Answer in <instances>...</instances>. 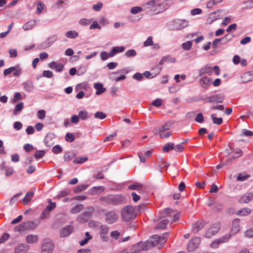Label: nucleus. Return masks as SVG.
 Instances as JSON below:
<instances>
[{"mask_svg":"<svg viewBox=\"0 0 253 253\" xmlns=\"http://www.w3.org/2000/svg\"><path fill=\"white\" fill-rule=\"evenodd\" d=\"M101 202L113 205H120L125 202V197L121 195H108L100 197Z\"/></svg>","mask_w":253,"mask_h":253,"instance_id":"nucleus-1","label":"nucleus"},{"mask_svg":"<svg viewBox=\"0 0 253 253\" xmlns=\"http://www.w3.org/2000/svg\"><path fill=\"white\" fill-rule=\"evenodd\" d=\"M170 128V126L168 124H165L163 126L155 127L153 132L155 134H159V136L162 139H165L169 137L171 135V131H166Z\"/></svg>","mask_w":253,"mask_h":253,"instance_id":"nucleus-2","label":"nucleus"},{"mask_svg":"<svg viewBox=\"0 0 253 253\" xmlns=\"http://www.w3.org/2000/svg\"><path fill=\"white\" fill-rule=\"evenodd\" d=\"M136 216L135 210L132 206H128L122 209V217L124 220L129 221Z\"/></svg>","mask_w":253,"mask_h":253,"instance_id":"nucleus-3","label":"nucleus"},{"mask_svg":"<svg viewBox=\"0 0 253 253\" xmlns=\"http://www.w3.org/2000/svg\"><path fill=\"white\" fill-rule=\"evenodd\" d=\"M166 241L167 238L165 236H160L157 235L153 236L151 239L148 240L151 247L159 245L162 246Z\"/></svg>","mask_w":253,"mask_h":253,"instance_id":"nucleus-4","label":"nucleus"},{"mask_svg":"<svg viewBox=\"0 0 253 253\" xmlns=\"http://www.w3.org/2000/svg\"><path fill=\"white\" fill-rule=\"evenodd\" d=\"M224 99V97L222 94H217L211 95L206 97L205 99V102L206 103H222Z\"/></svg>","mask_w":253,"mask_h":253,"instance_id":"nucleus-5","label":"nucleus"},{"mask_svg":"<svg viewBox=\"0 0 253 253\" xmlns=\"http://www.w3.org/2000/svg\"><path fill=\"white\" fill-rule=\"evenodd\" d=\"M54 247V245L51 240L49 239L45 240L42 246V253H51Z\"/></svg>","mask_w":253,"mask_h":253,"instance_id":"nucleus-6","label":"nucleus"},{"mask_svg":"<svg viewBox=\"0 0 253 253\" xmlns=\"http://www.w3.org/2000/svg\"><path fill=\"white\" fill-rule=\"evenodd\" d=\"M220 229V225L218 223L213 224L207 230L205 236L210 238L216 234Z\"/></svg>","mask_w":253,"mask_h":253,"instance_id":"nucleus-7","label":"nucleus"},{"mask_svg":"<svg viewBox=\"0 0 253 253\" xmlns=\"http://www.w3.org/2000/svg\"><path fill=\"white\" fill-rule=\"evenodd\" d=\"M230 237L231 235L226 234L221 238L214 240L211 243V246L213 249L217 248L220 244L227 242L229 240Z\"/></svg>","mask_w":253,"mask_h":253,"instance_id":"nucleus-8","label":"nucleus"},{"mask_svg":"<svg viewBox=\"0 0 253 253\" xmlns=\"http://www.w3.org/2000/svg\"><path fill=\"white\" fill-rule=\"evenodd\" d=\"M201 239L199 237L192 238L187 245V250L189 252H193L199 246Z\"/></svg>","mask_w":253,"mask_h":253,"instance_id":"nucleus-9","label":"nucleus"},{"mask_svg":"<svg viewBox=\"0 0 253 253\" xmlns=\"http://www.w3.org/2000/svg\"><path fill=\"white\" fill-rule=\"evenodd\" d=\"M12 72L14 76H19L21 74V69L18 67H11L4 70L3 75L6 76Z\"/></svg>","mask_w":253,"mask_h":253,"instance_id":"nucleus-10","label":"nucleus"},{"mask_svg":"<svg viewBox=\"0 0 253 253\" xmlns=\"http://www.w3.org/2000/svg\"><path fill=\"white\" fill-rule=\"evenodd\" d=\"M188 22L185 20L178 19L174 21L173 29L179 30L186 27Z\"/></svg>","mask_w":253,"mask_h":253,"instance_id":"nucleus-11","label":"nucleus"},{"mask_svg":"<svg viewBox=\"0 0 253 253\" xmlns=\"http://www.w3.org/2000/svg\"><path fill=\"white\" fill-rule=\"evenodd\" d=\"M118 216L114 211H110L106 214V221L109 224L116 222Z\"/></svg>","mask_w":253,"mask_h":253,"instance_id":"nucleus-12","label":"nucleus"},{"mask_svg":"<svg viewBox=\"0 0 253 253\" xmlns=\"http://www.w3.org/2000/svg\"><path fill=\"white\" fill-rule=\"evenodd\" d=\"M100 235L101 240L103 242H107L108 240V233L109 228L106 226L102 225L100 227Z\"/></svg>","mask_w":253,"mask_h":253,"instance_id":"nucleus-13","label":"nucleus"},{"mask_svg":"<svg viewBox=\"0 0 253 253\" xmlns=\"http://www.w3.org/2000/svg\"><path fill=\"white\" fill-rule=\"evenodd\" d=\"M166 9V4L160 0H157L155 8L153 9V13L158 14L164 11Z\"/></svg>","mask_w":253,"mask_h":253,"instance_id":"nucleus-14","label":"nucleus"},{"mask_svg":"<svg viewBox=\"0 0 253 253\" xmlns=\"http://www.w3.org/2000/svg\"><path fill=\"white\" fill-rule=\"evenodd\" d=\"M73 227L70 225H67L62 228L60 234L61 237H65L69 236L73 231Z\"/></svg>","mask_w":253,"mask_h":253,"instance_id":"nucleus-15","label":"nucleus"},{"mask_svg":"<svg viewBox=\"0 0 253 253\" xmlns=\"http://www.w3.org/2000/svg\"><path fill=\"white\" fill-rule=\"evenodd\" d=\"M240 220L238 218H236L233 220L232 222V226L231 230V234L234 235L240 231Z\"/></svg>","mask_w":253,"mask_h":253,"instance_id":"nucleus-16","label":"nucleus"},{"mask_svg":"<svg viewBox=\"0 0 253 253\" xmlns=\"http://www.w3.org/2000/svg\"><path fill=\"white\" fill-rule=\"evenodd\" d=\"M162 67L160 66H157V67L153 69L152 70H156V71L154 73V75H153L152 73H150L149 71H146L144 72L143 76H144L147 78H152L159 74L161 71Z\"/></svg>","mask_w":253,"mask_h":253,"instance_id":"nucleus-17","label":"nucleus"},{"mask_svg":"<svg viewBox=\"0 0 253 253\" xmlns=\"http://www.w3.org/2000/svg\"><path fill=\"white\" fill-rule=\"evenodd\" d=\"M200 84L203 88L207 89L211 84V80L210 78H208L207 77H204L200 79Z\"/></svg>","mask_w":253,"mask_h":253,"instance_id":"nucleus-18","label":"nucleus"},{"mask_svg":"<svg viewBox=\"0 0 253 253\" xmlns=\"http://www.w3.org/2000/svg\"><path fill=\"white\" fill-rule=\"evenodd\" d=\"M253 199V193H247L243 196L240 200V202L241 203H248Z\"/></svg>","mask_w":253,"mask_h":253,"instance_id":"nucleus-19","label":"nucleus"},{"mask_svg":"<svg viewBox=\"0 0 253 253\" xmlns=\"http://www.w3.org/2000/svg\"><path fill=\"white\" fill-rule=\"evenodd\" d=\"M199 76H202L205 74H208L211 75L212 74V69L211 66L207 65L203 68H201L199 72Z\"/></svg>","mask_w":253,"mask_h":253,"instance_id":"nucleus-20","label":"nucleus"},{"mask_svg":"<svg viewBox=\"0 0 253 253\" xmlns=\"http://www.w3.org/2000/svg\"><path fill=\"white\" fill-rule=\"evenodd\" d=\"M125 47L124 46H115L112 48L110 52L109 53V57H113L118 52H122L124 51Z\"/></svg>","mask_w":253,"mask_h":253,"instance_id":"nucleus-21","label":"nucleus"},{"mask_svg":"<svg viewBox=\"0 0 253 253\" xmlns=\"http://www.w3.org/2000/svg\"><path fill=\"white\" fill-rule=\"evenodd\" d=\"M94 87L96 89V91L95 92L96 95L101 94L106 90V88L103 87V84L101 83H98L94 84Z\"/></svg>","mask_w":253,"mask_h":253,"instance_id":"nucleus-22","label":"nucleus"},{"mask_svg":"<svg viewBox=\"0 0 253 253\" xmlns=\"http://www.w3.org/2000/svg\"><path fill=\"white\" fill-rule=\"evenodd\" d=\"M150 247L148 241L145 243L139 242L135 245V248H139L141 251H146Z\"/></svg>","mask_w":253,"mask_h":253,"instance_id":"nucleus-23","label":"nucleus"},{"mask_svg":"<svg viewBox=\"0 0 253 253\" xmlns=\"http://www.w3.org/2000/svg\"><path fill=\"white\" fill-rule=\"evenodd\" d=\"M49 67L52 69H55L57 72H61L64 68V65L61 63L56 64L52 62L49 64Z\"/></svg>","mask_w":253,"mask_h":253,"instance_id":"nucleus-24","label":"nucleus"},{"mask_svg":"<svg viewBox=\"0 0 253 253\" xmlns=\"http://www.w3.org/2000/svg\"><path fill=\"white\" fill-rule=\"evenodd\" d=\"M252 212V210L248 208H242L238 211L236 214L240 216H247L250 214Z\"/></svg>","mask_w":253,"mask_h":253,"instance_id":"nucleus-25","label":"nucleus"},{"mask_svg":"<svg viewBox=\"0 0 253 253\" xmlns=\"http://www.w3.org/2000/svg\"><path fill=\"white\" fill-rule=\"evenodd\" d=\"M1 169L5 170V174L6 176H9L14 173V169L12 167H9L4 166L3 164L1 167Z\"/></svg>","mask_w":253,"mask_h":253,"instance_id":"nucleus-26","label":"nucleus"},{"mask_svg":"<svg viewBox=\"0 0 253 253\" xmlns=\"http://www.w3.org/2000/svg\"><path fill=\"white\" fill-rule=\"evenodd\" d=\"M129 190H137L140 193H143L142 185L139 183H134L128 186Z\"/></svg>","mask_w":253,"mask_h":253,"instance_id":"nucleus-27","label":"nucleus"},{"mask_svg":"<svg viewBox=\"0 0 253 253\" xmlns=\"http://www.w3.org/2000/svg\"><path fill=\"white\" fill-rule=\"evenodd\" d=\"M38 240V236L37 235H29L26 238V241L28 244H34L36 243Z\"/></svg>","mask_w":253,"mask_h":253,"instance_id":"nucleus-28","label":"nucleus"},{"mask_svg":"<svg viewBox=\"0 0 253 253\" xmlns=\"http://www.w3.org/2000/svg\"><path fill=\"white\" fill-rule=\"evenodd\" d=\"M252 81V77L250 72L244 73L241 76V82L243 83H246Z\"/></svg>","mask_w":253,"mask_h":253,"instance_id":"nucleus-29","label":"nucleus"},{"mask_svg":"<svg viewBox=\"0 0 253 253\" xmlns=\"http://www.w3.org/2000/svg\"><path fill=\"white\" fill-rule=\"evenodd\" d=\"M205 226V223L203 221L197 222L193 227V230L195 232H198L200 229Z\"/></svg>","mask_w":253,"mask_h":253,"instance_id":"nucleus-30","label":"nucleus"},{"mask_svg":"<svg viewBox=\"0 0 253 253\" xmlns=\"http://www.w3.org/2000/svg\"><path fill=\"white\" fill-rule=\"evenodd\" d=\"M157 1V0H150L144 5V8L145 9H151V10L153 12V9L155 8Z\"/></svg>","mask_w":253,"mask_h":253,"instance_id":"nucleus-31","label":"nucleus"},{"mask_svg":"<svg viewBox=\"0 0 253 253\" xmlns=\"http://www.w3.org/2000/svg\"><path fill=\"white\" fill-rule=\"evenodd\" d=\"M30 223L23 222L20 224L17 225L15 228V231H21L28 230V226Z\"/></svg>","mask_w":253,"mask_h":253,"instance_id":"nucleus-32","label":"nucleus"},{"mask_svg":"<svg viewBox=\"0 0 253 253\" xmlns=\"http://www.w3.org/2000/svg\"><path fill=\"white\" fill-rule=\"evenodd\" d=\"M34 194V192L31 191L27 193L25 197L23 199V203L25 205H27L32 199Z\"/></svg>","mask_w":253,"mask_h":253,"instance_id":"nucleus-33","label":"nucleus"},{"mask_svg":"<svg viewBox=\"0 0 253 253\" xmlns=\"http://www.w3.org/2000/svg\"><path fill=\"white\" fill-rule=\"evenodd\" d=\"M83 209L84 206L83 205H77L71 209L70 212L71 213L75 214L80 212Z\"/></svg>","mask_w":253,"mask_h":253,"instance_id":"nucleus-34","label":"nucleus"},{"mask_svg":"<svg viewBox=\"0 0 253 253\" xmlns=\"http://www.w3.org/2000/svg\"><path fill=\"white\" fill-rule=\"evenodd\" d=\"M23 85L26 91L30 92L32 91L34 88L33 83L31 82H26L24 83Z\"/></svg>","mask_w":253,"mask_h":253,"instance_id":"nucleus-35","label":"nucleus"},{"mask_svg":"<svg viewBox=\"0 0 253 253\" xmlns=\"http://www.w3.org/2000/svg\"><path fill=\"white\" fill-rule=\"evenodd\" d=\"M85 238L84 239L80 242V245L81 246H84L86 244L89 240L92 239V236L88 232H87L85 234Z\"/></svg>","mask_w":253,"mask_h":253,"instance_id":"nucleus-36","label":"nucleus"},{"mask_svg":"<svg viewBox=\"0 0 253 253\" xmlns=\"http://www.w3.org/2000/svg\"><path fill=\"white\" fill-rule=\"evenodd\" d=\"M235 154L236 155V156H234V155L231 158H230L226 161V164L227 165L229 163L231 162L232 160H235L236 158H239L240 156H241L243 154V152L241 150L239 149L235 152Z\"/></svg>","mask_w":253,"mask_h":253,"instance_id":"nucleus-37","label":"nucleus"},{"mask_svg":"<svg viewBox=\"0 0 253 253\" xmlns=\"http://www.w3.org/2000/svg\"><path fill=\"white\" fill-rule=\"evenodd\" d=\"M36 25V22L35 21H30L24 24L23 26V28L24 30H28L32 29Z\"/></svg>","mask_w":253,"mask_h":253,"instance_id":"nucleus-38","label":"nucleus"},{"mask_svg":"<svg viewBox=\"0 0 253 253\" xmlns=\"http://www.w3.org/2000/svg\"><path fill=\"white\" fill-rule=\"evenodd\" d=\"M169 222V220L167 219H165L159 223H158L156 228L157 229H164L167 226Z\"/></svg>","mask_w":253,"mask_h":253,"instance_id":"nucleus-39","label":"nucleus"},{"mask_svg":"<svg viewBox=\"0 0 253 253\" xmlns=\"http://www.w3.org/2000/svg\"><path fill=\"white\" fill-rule=\"evenodd\" d=\"M215 116L216 115L213 114L211 115V117L212 119V122L214 124H216L217 125H221L223 122L222 119L221 118H216Z\"/></svg>","mask_w":253,"mask_h":253,"instance_id":"nucleus-40","label":"nucleus"},{"mask_svg":"<svg viewBox=\"0 0 253 253\" xmlns=\"http://www.w3.org/2000/svg\"><path fill=\"white\" fill-rule=\"evenodd\" d=\"M174 148V144L173 143H168L164 146L163 151L165 152H168L170 150Z\"/></svg>","mask_w":253,"mask_h":253,"instance_id":"nucleus-41","label":"nucleus"},{"mask_svg":"<svg viewBox=\"0 0 253 253\" xmlns=\"http://www.w3.org/2000/svg\"><path fill=\"white\" fill-rule=\"evenodd\" d=\"M67 38L74 39L78 37V33L75 31H69L66 33Z\"/></svg>","mask_w":253,"mask_h":253,"instance_id":"nucleus-42","label":"nucleus"},{"mask_svg":"<svg viewBox=\"0 0 253 253\" xmlns=\"http://www.w3.org/2000/svg\"><path fill=\"white\" fill-rule=\"evenodd\" d=\"M88 187L87 185L82 184L78 185L74 190L75 193H78L85 190Z\"/></svg>","mask_w":253,"mask_h":253,"instance_id":"nucleus-43","label":"nucleus"},{"mask_svg":"<svg viewBox=\"0 0 253 253\" xmlns=\"http://www.w3.org/2000/svg\"><path fill=\"white\" fill-rule=\"evenodd\" d=\"M87 160V157H77L76 158L73 162L75 164H83L84 162H86Z\"/></svg>","mask_w":253,"mask_h":253,"instance_id":"nucleus-44","label":"nucleus"},{"mask_svg":"<svg viewBox=\"0 0 253 253\" xmlns=\"http://www.w3.org/2000/svg\"><path fill=\"white\" fill-rule=\"evenodd\" d=\"M78 116L79 119L85 120L88 118V113L85 110H82L79 112Z\"/></svg>","mask_w":253,"mask_h":253,"instance_id":"nucleus-45","label":"nucleus"},{"mask_svg":"<svg viewBox=\"0 0 253 253\" xmlns=\"http://www.w3.org/2000/svg\"><path fill=\"white\" fill-rule=\"evenodd\" d=\"M37 14H40L44 8V5L42 1H38L37 3Z\"/></svg>","mask_w":253,"mask_h":253,"instance_id":"nucleus-46","label":"nucleus"},{"mask_svg":"<svg viewBox=\"0 0 253 253\" xmlns=\"http://www.w3.org/2000/svg\"><path fill=\"white\" fill-rule=\"evenodd\" d=\"M216 13V12H214L211 13L210 14V16L207 19V22L209 24H211L212 22L215 21L216 20H217L218 19V18L216 17V16L215 15Z\"/></svg>","mask_w":253,"mask_h":253,"instance_id":"nucleus-47","label":"nucleus"},{"mask_svg":"<svg viewBox=\"0 0 253 253\" xmlns=\"http://www.w3.org/2000/svg\"><path fill=\"white\" fill-rule=\"evenodd\" d=\"M26 250V246L24 244H20L17 246L15 249V253H20Z\"/></svg>","mask_w":253,"mask_h":253,"instance_id":"nucleus-48","label":"nucleus"},{"mask_svg":"<svg viewBox=\"0 0 253 253\" xmlns=\"http://www.w3.org/2000/svg\"><path fill=\"white\" fill-rule=\"evenodd\" d=\"M49 205L46 207V210L50 212L51 211L54 210L56 207L55 203L52 202L51 200H48Z\"/></svg>","mask_w":253,"mask_h":253,"instance_id":"nucleus-49","label":"nucleus"},{"mask_svg":"<svg viewBox=\"0 0 253 253\" xmlns=\"http://www.w3.org/2000/svg\"><path fill=\"white\" fill-rule=\"evenodd\" d=\"M45 153L44 150L37 151L34 154V157L37 159H41L44 156Z\"/></svg>","mask_w":253,"mask_h":253,"instance_id":"nucleus-50","label":"nucleus"},{"mask_svg":"<svg viewBox=\"0 0 253 253\" xmlns=\"http://www.w3.org/2000/svg\"><path fill=\"white\" fill-rule=\"evenodd\" d=\"M94 117L98 119H104L106 118V115L102 112L98 111L95 113Z\"/></svg>","mask_w":253,"mask_h":253,"instance_id":"nucleus-51","label":"nucleus"},{"mask_svg":"<svg viewBox=\"0 0 253 253\" xmlns=\"http://www.w3.org/2000/svg\"><path fill=\"white\" fill-rule=\"evenodd\" d=\"M92 22V19H88L83 18L80 20L79 23L83 26H87L89 25Z\"/></svg>","mask_w":253,"mask_h":253,"instance_id":"nucleus-52","label":"nucleus"},{"mask_svg":"<svg viewBox=\"0 0 253 253\" xmlns=\"http://www.w3.org/2000/svg\"><path fill=\"white\" fill-rule=\"evenodd\" d=\"M136 55V52L134 49H130L125 52V56L127 57H134Z\"/></svg>","mask_w":253,"mask_h":253,"instance_id":"nucleus-53","label":"nucleus"},{"mask_svg":"<svg viewBox=\"0 0 253 253\" xmlns=\"http://www.w3.org/2000/svg\"><path fill=\"white\" fill-rule=\"evenodd\" d=\"M65 139L67 141L72 142L75 140L74 135L71 133H67L65 136Z\"/></svg>","mask_w":253,"mask_h":253,"instance_id":"nucleus-54","label":"nucleus"},{"mask_svg":"<svg viewBox=\"0 0 253 253\" xmlns=\"http://www.w3.org/2000/svg\"><path fill=\"white\" fill-rule=\"evenodd\" d=\"M153 44V38L152 37H149L144 42V46H148Z\"/></svg>","mask_w":253,"mask_h":253,"instance_id":"nucleus-55","label":"nucleus"},{"mask_svg":"<svg viewBox=\"0 0 253 253\" xmlns=\"http://www.w3.org/2000/svg\"><path fill=\"white\" fill-rule=\"evenodd\" d=\"M52 150L54 154H57L62 152V148L60 145H57L52 148Z\"/></svg>","mask_w":253,"mask_h":253,"instance_id":"nucleus-56","label":"nucleus"},{"mask_svg":"<svg viewBox=\"0 0 253 253\" xmlns=\"http://www.w3.org/2000/svg\"><path fill=\"white\" fill-rule=\"evenodd\" d=\"M234 37V35L231 34H226L224 37L222 38V41L224 42V43H226L228 42L231 40Z\"/></svg>","mask_w":253,"mask_h":253,"instance_id":"nucleus-57","label":"nucleus"},{"mask_svg":"<svg viewBox=\"0 0 253 253\" xmlns=\"http://www.w3.org/2000/svg\"><path fill=\"white\" fill-rule=\"evenodd\" d=\"M23 108V103L20 102L16 105L14 114H16L17 112L21 111Z\"/></svg>","mask_w":253,"mask_h":253,"instance_id":"nucleus-58","label":"nucleus"},{"mask_svg":"<svg viewBox=\"0 0 253 253\" xmlns=\"http://www.w3.org/2000/svg\"><path fill=\"white\" fill-rule=\"evenodd\" d=\"M117 133L116 132H114L112 134H111L107 136L104 140V142L108 141H111L116 137L117 136Z\"/></svg>","mask_w":253,"mask_h":253,"instance_id":"nucleus-59","label":"nucleus"},{"mask_svg":"<svg viewBox=\"0 0 253 253\" xmlns=\"http://www.w3.org/2000/svg\"><path fill=\"white\" fill-rule=\"evenodd\" d=\"M103 4L101 2H97L96 4H94L92 6V9L96 11H99L102 7Z\"/></svg>","mask_w":253,"mask_h":253,"instance_id":"nucleus-60","label":"nucleus"},{"mask_svg":"<svg viewBox=\"0 0 253 253\" xmlns=\"http://www.w3.org/2000/svg\"><path fill=\"white\" fill-rule=\"evenodd\" d=\"M192 46V42L190 41H188L186 42L183 43L182 44V48L185 50H189L191 48Z\"/></svg>","mask_w":253,"mask_h":253,"instance_id":"nucleus-61","label":"nucleus"},{"mask_svg":"<svg viewBox=\"0 0 253 253\" xmlns=\"http://www.w3.org/2000/svg\"><path fill=\"white\" fill-rule=\"evenodd\" d=\"M142 10V8L139 6H135L131 8L130 12L132 14H136Z\"/></svg>","mask_w":253,"mask_h":253,"instance_id":"nucleus-62","label":"nucleus"},{"mask_svg":"<svg viewBox=\"0 0 253 253\" xmlns=\"http://www.w3.org/2000/svg\"><path fill=\"white\" fill-rule=\"evenodd\" d=\"M37 116L40 119H43L45 118V112L43 110H40L38 111L37 113Z\"/></svg>","mask_w":253,"mask_h":253,"instance_id":"nucleus-63","label":"nucleus"},{"mask_svg":"<svg viewBox=\"0 0 253 253\" xmlns=\"http://www.w3.org/2000/svg\"><path fill=\"white\" fill-rule=\"evenodd\" d=\"M195 121L200 123H202L204 122V117L202 113H200L197 115Z\"/></svg>","mask_w":253,"mask_h":253,"instance_id":"nucleus-64","label":"nucleus"}]
</instances>
